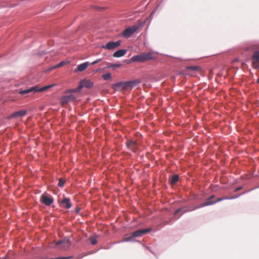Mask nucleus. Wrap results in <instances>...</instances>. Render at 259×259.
<instances>
[{"label":"nucleus","mask_w":259,"mask_h":259,"mask_svg":"<svg viewBox=\"0 0 259 259\" xmlns=\"http://www.w3.org/2000/svg\"><path fill=\"white\" fill-rule=\"evenodd\" d=\"M139 82L138 81H128L120 82L114 84V90L117 91H128L135 87Z\"/></svg>","instance_id":"nucleus-1"},{"label":"nucleus","mask_w":259,"mask_h":259,"mask_svg":"<svg viewBox=\"0 0 259 259\" xmlns=\"http://www.w3.org/2000/svg\"><path fill=\"white\" fill-rule=\"evenodd\" d=\"M214 198V196H211L210 197H209V198H208L207 199H206V201L202 203H201V204H200L199 206H196L195 207H194V208H193L192 209H191V210H195L197 208H200V207H204V206H207V205H212L213 204H214L217 202V201H212V199Z\"/></svg>","instance_id":"nucleus-11"},{"label":"nucleus","mask_w":259,"mask_h":259,"mask_svg":"<svg viewBox=\"0 0 259 259\" xmlns=\"http://www.w3.org/2000/svg\"><path fill=\"white\" fill-rule=\"evenodd\" d=\"M151 228L138 230L131 234V238L142 236L151 231Z\"/></svg>","instance_id":"nucleus-9"},{"label":"nucleus","mask_w":259,"mask_h":259,"mask_svg":"<svg viewBox=\"0 0 259 259\" xmlns=\"http://www.w3.org/2000/svg\"><path fill=\"white\" fill-rule=\"evenodd\" d=\"M78 96L71 94L62 96L60 98V103L62 105L68 104L70 102H75L78 100Z\"/></svg>","instance_id":"nucleus-6"},{"label":"nucleus","mask_w":259,"mask_h":259,"mask_svg":"<svg viewBox=\"0 0 259 259\" xmlns=\"http://www.w3.org/2000/svg\"><path fill=\"white\" fill-rule=\"evenodd\" d=\"M40 201L46 205L50 206L53 203L54 199L52 196H49L43 194L40 197Z\"/></svg>","instance_id":"nucleus-10"},{"label":"nucleus","mask_w":259,"mask_h":259,"mask_svg":"<svg viewBox=\"0 0 259 259\" xmlns=\"http://www.w3.org/2000/svg\"><path fill=\"white\" fill-rule=\"evenodd\" d=\"M68 63V62L62 61L60 63H59L58 65H56V66H55L50 68L49 69V70L51 71V70H52L53 69L59 68V67H61L63 66V65L66 64Z\"/></svg>","instance_id":"nucleus-21"},{"label":"nucleus","mask_w":259,"mask_h":259,"mask_svg":"<svg viewBox=\"0 0 259 259\" xmlns=\"http://www.w3.org/2000/svg\"><path fill=\"white\" fill-rule=\"evenodd\" d=\"M113 67V64H110L109 66H107L106 67H104L103 69H105L106 68H110Z\"/></svg>","instance_id":"nucleus-29"},{"label":"nucleus","mask_w":259,"mask_h":259,"mask_svg":"<svg viewBox=\"0 0 259 259\" xmlns=\"http://www.w3.org/2000/svg\"><path fill=\"white\" fill-rule=\"evenodd\" d=\"M65 182V180H64L62 178H60L59 180V183H58V186L60 187H62L64 186Z\"/></svg>","instance_id":"nucleus-23"},{"label":"nucleus","mask_w":259,"mask_h":259,"mask_svg":"<svg viewBox=\"0 0 259 259\" xmlns=\"http://www.w3.org/2000/svg\"><path fill=\"white\" fill-rule=\"evenodd\" d=\"M93 85L94 83L93 82H92L91 80L89 79L84 78L80 81L79 84L77 88L73 90H68L66 92V93H79L80 92L81 90L83 88H87L90 89L93 88Z\"/></svg>","instance_id":"nucleus-2"},{"label":"nucleus","mask_w":259,"mask_h":259,"mask_svg":"<svg viewBox=\"0 0 259 259\" xmlns=\"http://www.w3.org/2000/svg\"><path fill=\"white\" fill-rule=\"evenodd\" d=\"M60 204L62 206L65 207L67 209L70 208L71 207V203L70 199L68 198H64L60 201Z\"/></svg>","instance_id":"nucleus-14"},{"label":"nucleus","mask_w":259,"mask_h":259,"mask_svg":"<svg viewBox=\"0 0 259 259\" xmlns=\"http://www.w3.org/2000/svg\"><path fill=\"white\" fill-rule=\"evenodd\" d=\"M53 86H54V84H51V85L44 87L41 88H39L38 86L35 85V86L32 87L28 89L20 91L19 92V93L21 95H23L24 94H28V93H30L31 92L36 93V92H43V91H46L47 90L49 89V88H51Z\"/></svg>","instance_id":"nucleus-4"},{"label":"nucleus","mask_w":259,"mask_h":259,"mask_svg":"<svg viewBox=\"0 0 259 259\" xmlns=\"http://www.w3.org/2000/svg\"><path fill=\"white\" fill-rule=\"evenodd\" d=\"M180 211V209H179L175 211V214H177V213H178Z\"/></svg>","instance_id":"nucleus-31"},{"label":"nucleus","mask_w":259,"mask_h":259,"mask_svg":"<svg viewBox=\"0 0 259 259\" xmlns=\"http://www.w3.org/2000/svg\"><path fill=\"white\" fill-rule=\"evenodd\" d=\"M252 66L254 69L259 68V51H254L252 58Z\"/></svg>","instance_id":"nucleus-8"},{"label":"nucleus","mask_w":259,"mask_h":259,"mask_svg":"<svg viewBox=\"0 0 259 259\" xmlns=\"http://www.w3.org/2000/svg\"><path fill=\"white\" fill-rule=\"evenodd\" d=\"M79 211V209L78 208H77L75 209V212L76 213H78Z\"/></svg>","instance_id":"nucleus-30"},{"label":"nucleus","mask_w":259,"mask_h":259,"mask_svg":"<svg viewBox=\"0 0 259 259\" xmlns=\"http://www.w3.org/2000/svg\"><path fill=\"white\" fill-rule=\"evenodd\" d=\"M103 48H105L108 50L113 49V41H111L106 44V46H102Z\"/></svg>","instance_id":"nucleus-20"},{"label":"nucleus","mask_w":259,"mask_h":259,"mask_svg":"<svg viewBox=\"0 0 259 259\" xmlns=\"http://www.w3.org/2000/svg\"><path fill=\"white\" fill-rule=\"evenodd\" d=\"M73 257L72 256H60L56 258H52L51 259H71Z\"/></svg>","instance_id":"nucleus-24"},{"label":"nucleus","mask_w":259,"mask_h":259,"mask_svg":"<svg viewBox=\"0 0 259 259\" xmlns=\"http://www.w3.org/2000/svg\"><path fill=\"white\" fill-rule=\"evenodd\" d=\"M121 42L120 40L114 42V48L119 46L121 45Z\"/></svg>","instance_id":"nucleus-25"},{"label":"nucleus","mask_w":259,"mask_h":259,"mask_svg":"<svg viewBox=\"0 0 259 259\" xmlns=\"http://www.w3.org/2000/svg\"><path fill=\"white\" fill-rule=\"evenodd\" d=\"M127 53V50L121 49L114 52V57H121Z\"/></svg>","instance_id":"nucleus-17"},{"label":"nucleus","mask_w":259,"mask_h":259,"mask_svg":"<svg viewBox=\"0 0 259 259\" xmlns=\"http://www.w3.org/2000/svg\"><path fill=\"white\" fill-rule=\"evenodd\" d=\"M101 60V59H97L96 60H95V61L93 62L92 63H91L90 64L91 65H94V64H96L98 63H99L100 61Z\"/></svg>","instance_id":"nucleus-27"},{"label":"nucleus","mask_w":259,"mask_h":259,"mask_svg":"<svg viewBox=\"0 0 259 259\" xmlns=\"http://www.w3.org/2000/svg\"><path fill=\"white\" fill-rule=\"evenodd\" d=\"M90 240L93 245H96L97 243V236H93L90 237Z\"/></svg>","instance_id":"nucleus-22"},{"label":"nucleus","mask_w":259,"mask_h":259,"mask_svg":"<svg viewBox=\"0 0 259 259\" xmlns=\"http://www.w3.org/2000/svg\"><path fill=\"white\" fill-rule=\"evenodd\" d=\"M187 71L201 72V68L199 66H189L186 67V71Z\"/></svg>","instance_id":"nucleus-16"},{"label":"nucleus","mask_w":259,"mask_h":259,"mask_svg":"<svg viewBox=\"0 0 259 259\" xmlns=\"http://www.w3.org/2000/svg\"><path fill=\"white\" fill-rule=\"evenodd\" d=\"M90 65L88 62H84L82 64L79 65L75 69V72H81L85 70L87 67Z\"/></svg>","instance_id":"nucleus-15"},{"label":"nucleus","mask_w":259,"mask_h":259,"mask_svg":"<svg viewBox=\"0 0 259 259\" xmlns=\"http://www.w3.org/2000/svg\"><path fill=\"white\" fill-rule=\"evenodd\" d=\"M154 59L153 54L151 53H144L140 55H136L131 58V61L135 62H144Z\"/></svg>","instance_id":"nucleus-3"},{"label":"nucleus","mask_w":259,"mask_h":259,"mask_svg":"<svg viewBox=\"0 0 259 259\" xmlns=\"http://www.w3.org/2000/svg\"><path fill=\"white\" fill-rule=\"evenodd\" d=\"M179 177L178 175H174L170 179V183L171 185H175L179 180Z\"/></svg>","instance_id":"nucleus-19"},{"label":"nucleus","mask_w":259,"mask_h":259,"mask_svg":"<svg viewBox=\"0 0 259 259\" xmlns=\"http://www.w3.org/2000/svg\"><path fill=\"white\" fill-rule=\"evenodd\" d=\"M126 146L127 148L133 152H136L138 148V144L136 141H130L127 142Z\"/></svg>","instance_id":"nucleus-13"},{"label":"nucleus","mask_w":259,"mask_h":259,"mask_svg":"<svg viewBox=\"0 0 259 259\" xmlns=\"http://www.w3.org/2000/svg\"><path fill=\"white\" fill-rule=\"evenodd\" d=\"M102 77L105 81L110 80L112 79V73H107L104 74L102 75Z\"/></svg>","instance_id":"nucleus-18"},{"label":"nucleus","mask_w":259,"mask_h":259,"mask_svg":"<svg viewBox=\"0 0 259 259\" xmlns=\"http://www.w3.org/2000/svg\"><path fill=\"white\" fill-rule=\"evenodd\" d=\"M57 245H59L60 248L63 250H67L70 248L71 243L69 239L65 238L64 239L58 241L56 243Z\"/></svg>","instance_id":"nucleus-7"},{"label":"nucleus","mask_w":259,"mask_h":259,"mask_svg":"<svg viewBox=\"0 0 259 259\" xmlns=\"http://www.w3.org/2000/svg\"><path fill=\"white\" fill-rule=\"evenodd\" d=\"M27 114V111L20 110L16 112H14L12 114H11L8 117V119H10L11 118H15L19 117H23L25 116Z\"/></svg>","instance_id":"nucleus-12"},{"label":"nucleus","mask_w":259,"mask_h":259,"mask_svg":"<svg viewBox=\"0 0 259 259\" xmlns=\"http://www.w3.org/2000/svg\"><path fill=\"white\" fill-rule=\"evenodd\" d=\"M240 189H241V188H238L236 189L235 190V191H238V190H240Z\"/></svg>","instance_id":"nucleus-32"},{"label":"nucleus","mask_w":259,"mask_h":259,"mask_svg":"<svg viewBox=\"0 0 259 259\" xmlns=\"http://www.w3.org/2000/svg\"><path fill=\"white\" fill-rule=\"evenodd\" d=\"M141 27L139 24L134 25L125 28L122 33V35L125 38H128L136 32Z\"/></svg>","instance_id":"nucleus-5"},{"label":"nucleus","mask_w":259,"mask_h":259,"mask_svg":"<svg viewBox=\"0 0 259 259\" xmlns=\"http://www.w3.org/2000/svg\"><path fill=\"white\" fill-rule=\"evenodd\" d=\"M257 82L258 83H259V78H258V79H257Z\"/></svg>","instance_id":"nucleus-33"},{"label":"nucleus","mask_w":259,"mask_h":259,"mask_svg":"<svg viewBox=\"0 0 259 259\" xmlns=\"http://www.w3.org/2000/svg\"><path fill=\"white\" fill-rule=\"evenodd\" d=\"M227 199H228V198L226 197H222V198H219L215 201H217V202H220V201H222L223 200Z\"/></svg>","instance_id":"nucleus-26"},{"label":"nucleus","mask_w":259,"mask_h":259,"mask_svg":"<svg viewBox=\"0 0 259 259\" xmlns=\"http://www.w3.org/2000/svg\"><path fill=\"white\" fill-rule=\"evenodd\" d=\"M120 66V64L118 63H114V68L119 67Z\"/></svg>","instance_id":"nucleus-28"}]
</instances>
